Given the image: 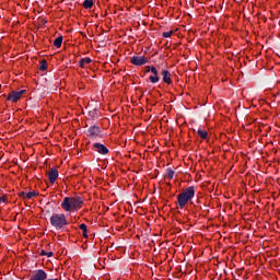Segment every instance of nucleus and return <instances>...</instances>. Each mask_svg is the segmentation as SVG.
I'll list each match as a JSON object with an SVG mask.
<instances>
[{"label":"nucleus","mask_w":280,"mask_h":280,"mask_svg":"<svg viewBox=\"0 0 280 280\" xmlns=\"http://www.w3.org/2000/svg\"><path fill=\"white\" fill-rule=\"evenodd\" d=\"M83 205H84V199H82V197L80 196L66 197L61 202V209H63V211H67V212L80 211Z\"/></svg>","instance_id":"nucleus-1"},{"label":"nucleus","mask_w":280,"mask_h":280,"mask_svg":"<svg viewBox=\"0 0 280 280\" xmlns=\"http://www.w3.org/2000/svg\"><path fill=\"white\" fill-rule=\"evenodd\" d=\"M194 196H196V187L194 186L184 189L179 195H177V205L179 209H185L187 203L194 199Z\"/></svg>","instance_id":"nucleus-2"},{"label":"nucleus","mask_w":280,"mask_h":280,"mask_svg":"<svg viewBox=\"0 0 280 280\" xmlns=\"http://www.w3.org/2000/svg\"><path fill=\"white\" fill-rule=\"evenodd\" d=\"M50 224L57 231H60L67 226V215L63 213H52L50 217Z\"/></svg>","instance_id":"nucleus-3"},{"label":"nucleus","mask_w":280,"mask_h":280,"mask_svg":"<svg viewBox=\"0 0 280 280\" xmlns=\"http://www.w3.org/2000/svg\"><path fill=\"white\" fill-rule=\"evenodd\" d=\"M150 59L145 56H133L130 59L131 65H135L136 67H142V65H148Z\"/></svg>","instance_id":"nucleus-4"},{"label":"nucleus","mask_w":280,"mask_h":280,"mask_svg":"<svg viewBox=\"0 0 280 280\" xmlns=\"http://www.w3.org/2000/svg\"><path fill=\"white\" fill-rule=\"evenodd\" d=\"M23 93H25L24 90L22 91H13L11 92L9 95H8V102H13V103H16L19 102V100H21V97H23Z\"/></svg>","instance_id":"nucleus-5"},{"label":"nucleus","mask_w":280,"mask_h":280,"mask_svg":"<svg viewBox=\"0 0 280 280\" xmlns=\"http://www.w3.org/2000/svg\"><path fill=\"white\" fill-rule=\"evenodd\" d=\"M30 280H47V272L43 269L36 270L32 273Z\"/></svg>","instance_id":"nucleus-6"},{"label":"nucleus","mask_w":280,"mask_h":280,"mask_svg":"<svg viewBox=\"0 0 280 280\" xmlns=\"http://www.w3.org/2000/svg\"><path fill=\"white\" fill-rule=\"evenodd\" d=\"M36 196H38L37 191H30V192L21 191V192H19V197L22 198L23 200H32V198H36Z\"/></svg>","instance_id":"nucleus-7"},{"label":"nucleus","mask_w":280,"mask_h":280,"mask_svg":"<svg viewBox=\"0 0 280 280\" xmlns=\"http://www.w3.org/2000/svg\"><path fill=\"white\" fill-rule=\"evenodd\" d=\"M93 148L98 152V154H108V148L102 143H94Z\"/></svg>","instance_id":"nucleus-8"},{"label":"nucleus","mask_w":280,"mask_h":280,"mask_svg":"<svg viewBox=\"0 0 280 280\" xmlns=\"http://www.w3.org/2000/svg\"><path fill=\"white\" fill-rule=\"evenodd\" d=\"M151 73H153V75L149 77V80L152 84H156V82L160 80L159 70H156L155 67H151Z\"/></svg>","instance_id":"nucleus-9"},{"label":"nucleus","mask_w":280,"mask_h":280,"mask_svg":"<svg viewBox=\"0 0 280 280\" xmlns=\"http://www.w3.org/2000/svg\"><path fill=\"white\" fill-rule=\"evenodd\" d=\"M48 179L51 183V185H54V183H56V180H58V170L57 168H51L48 172Z\"/></svg>","instance_id":"nucleus-10"},{"label":"nucleus","mask_w":280,"mask_h":280,"mask_svg":"<svg viewBox=\"0 0 280 280\" xmlns=\"http://www.w3.org/2000/svg\"><path fill=\"white\" fill-rule=\"evenodd\" d=\"M162 80L165 84H172V74L167 70H162Z\"/></svg>","instance_id":"nucleus-11"},{"label":"nucleus","mask_w":280,"mask_h":280,"mask_svg":"<svg viewBox=\"0 0 280 280\" xmlns=\"http://www.w3.org/2000/svg\"><path fill=\"white\" fill-rule=\"evenodd\" d=\"M89 135L91 136V137H93V138H95V137H100V132H101V130H100V127H97V126H92V127H90L89 128Z\"/></svg>","instance_id":"nucleus-12"},{"label":"nucleus","mask_w":280,"mask_h":280,"mask_svg":"<svg viewBox=\"0 0 280 280\" xmlns=\"http://www.w3.org/2000/svg\"><path fill=\"white\" fill-rule=\"evenodd\" d=\"M92 60L91 58L86 57V58H82L79 61V67H81V69H86V65H91Z\"/></svg>","instance_id":"nucleus-13"},{"label":"nucleus","mask_w":280,"mask_h":280,"mask_svg":"<svg viewBox=\"0 0 280 280\" xmlns=\"http://www.w3.org/2000/svg\"><path fill=\"white\" fill-rule=\"evenodd\" d=\"M176 172H174V170L167 168L166 174L164 175V178H166L167 180H172Z\"/></svg>","instance_id":"nucleus-14"},{"label":"nucleus","mask_w":280,"mask_h":280,"mask_svg":"<svg viewBox=\"0 0 280 280\" xmlns=\"http://www.w3.org/2000/svg\"><path fill=\"white\" fill-rule=\"evenodd\" d=\"M197 135H198V137H200V139H207L209 137V132H207V130H202V129H198Z\"/></svg>","instance_id":"nucleus-15"},{"label":"nucleus","mask_w":280,"mask_h":280,"mask_svg":"<svg viewBox=\"0 0 280 280\" xmlns=\"http://www.w3.org/2000/svg\"><path fill=\"white\" fill-rule=\"evenodd\" d=\"M79 229H80V231H82L83 237L88 238L89 237V233H88V230H86V224H84V223L80 224Z\"/></svg>","instance_id":"nucleus-16"},{"label":"nucleus","mask_w":280,"mask_h":280,"mask_svg":"<svg viewBox=\"0 0 280 280\" xmlns=\"http://www.w3.org/2000/svg\"><path fill=\"white\" fill-rule=\"evenodd\" d=\"M83 8H85V10H91V8H93V0H84Z\"/></svg>","instance_id":"nucleus-17"},{"label":"nucleus","mask_w":280,"mask_h":280,"mask_svg":"<svg viewBox=\"0 0 280 280\" xmlns=\"http://www.w3.org/2000/svg\"><path fill=\"white\" fill-rule=\"evenodd\" d=\"M54 46L57 48L62 47V36H59L54 40Z\"/></svg>","instance_id":"nucleus-18"},{"label":"nucleus","mask_w":280,"mask_h":280,"mask_svg":"<svg viewBox=\"0 0 280 280\" xmlns=\"http://www.w3.org/2000/svg\"><path fill=\"white\" fill-rule=\"evenodd\" d=\"M39 71H47V60H42Z\"/></svg>","instance_id":"nucleus-19"},{"label":"nucleus","mask_w":280,"mask_h":280,"mask_svg":"<svg viewBox=\"0 0 280 280\" xmlns=\"http://www.w3.org/2000/svg\"><path fill=\"white\" fill-rule=\"evenodd\" d=\"M172 34H174V31L164 32L162 36L164 38H170L172 36Z\"/></svg>","instance_id":"nucleus-20"},{"label":"nucleus","mask_w":280,"mask_h":280,"mask_svg":"<svg viewBox=\"0 0 280 280\" xmlns=\"http://www.w3.org/2000/svg\"><path fill=\"white\" fill-rule=\"evenodd\" d=\"M150 71H152V67L147 66V67H145V73H150Z\"/></svg>","instance_id":"nucleus-21"},{"label":"nucleus","mask_w":280,"mask_h":280,"mask_svg":"<svg viewBox=\"0 0 280 280\" xmlns=\"http://www.w3.org/2000/svg\"><path fill=\"white\" fill-rule=\"evenodd\" d=\"M5 200H8V197L5 196L0 197V202H5Z\"/></svg>","instance_id":"nucleus-22"},{"label":"nucleus","mask_w":280,"mask_h":280,"mask_svg":"<svg viewBox=\"0 0 280 280\" xmlns=\"http://www.w3.org/2000/svg\"><path fill=\"white\" fill-rule=\"evenodd\" d=\"M46 256H47V257H54V252H48V253H46Z\"/></svg>","instance_id":"nucleus-23"},{"label":"nucleus","mask_w":280,"mask_h":280,"mask_svg":"<svg viewBox=\"0 0 280 280\" xmlns=\"http://www.w3.org/2000/svg\"><path fill=\"white\" fill-rule=\"evenodd\" d=\"M40 255L43 256V257H45V255H47V252H45L44 249L40 252Z\"/></svg>","instance_id":"nucleus-24"},{"label":"nucleus","mask_w":280,"mask_h":280,"mask_svg":"<svg viewBox=\"0 0 280 280\" xmlns=\"http://www.w3.org/2000/svg\"><path fill=\"white\" fill-rule=\"evenodd\" d=\"M167 185L171 186L172 184L168 183Z\"/></svg>","instance_id":"nucleus-25"}]
</instances>
